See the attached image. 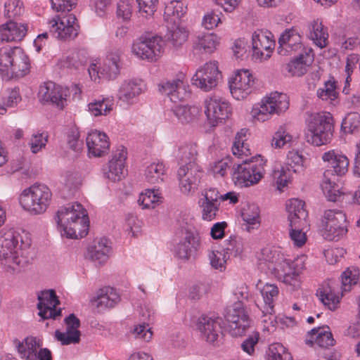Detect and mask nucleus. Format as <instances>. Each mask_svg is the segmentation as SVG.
Segmentation results:
<instances>
[{"label":"nucleus","instance_id":"1","mask_svg":"<svg viewBox=\"0 0 360 360\" xmlns=\"http://www.w3.org/2000/svg\"><path fill=\"white\" fill-rule=\"evenodd\" d=\"M33 260L30 241L19 232L9 229L0 238V261L7 271L20 272Z\"/></svg>","mask_w":360,"mask_h":360},{"label":"nucleus","instance_id":"2","mask_svg":"<svg viewBox=\"0 0 360 360\" xmlns=\"http://www.w3.org/2000/svg\"><path fill=\"white\" fill-rule=\"evenodd\" d=\"M56 221L60 228L61 235L68 238H83L89 232L88 214L80 203L75 202L60 207Z\"/></svg>","mask_w":360,"mask_h":360},{"label":"nucleus","instance_id":"3","mask_svg":"<svg viewBox=\"0 0 360 360\" xmlns=\"http://www.w3.org/2000/svg\"><path fill=\"white\" fill-rule=\"evenodd\" d=\"M322 159L328 162V165L323 172L321 189L328 200L338 201L343 194L338 184L339 177L348 171L349 160L345 155L334 150L324 153Z\"/></svg>","mask_w":360,"mask_h":360},{"label":"nucleus","instance_id":"4","mask_svg":"<svg viewBox=\"0 0 360 360\" xmlns=\"http://www.w3.org/2000/svg\"><path fill=\"white\" fill-rule=\"evenodd\" d=\"M30 69V60L18 46L0 49V74L5 80L25 76Z\"/></svg>","mask_w":360,"mask_h":360},{"label":"nucleus","instance_id":"5","mask_svg":"<svg viewBox=\"0 0 360 360\" xmlns=\"http://www.w3.org/2000/svg\"><path fill=\"white\" fill-rule=\"evenodd\" d=\"M51 199L52 193L47 186L35 184L22 191L20 203L24 210L39 214L46 210Z\"/></svg>","mask_w":360,"mask_h":360},{"label":"nucleus","instance_id":"6","mask_svg":"<svg viewBox=\"0 0 360 360\" xmlns=\"http://www.w3.org/2000/svg\"><path fill=\"white\" fill-rule=\"evenodd\" d=\"M264 162L261 156L234 165L233 179L235 183L241 187L257 184L264 176Z\"/></svg>","mask_w":360,"mask_h":360},{"label":"nucleus","instance_id":"7","mask_svg":"<svg viewBox=\"0 0 360 360\" xmlns=\"http://www.w3.org/2000/svg\"><path fill=\"white\" fill-rule=\"evenodd\" d=\"M348 221L340 210L325 211L321 222V233L328 240H338L347 233Z\"/></svg>","mask_w":360,"mask_h":360},{"label":"nucleus","instance_id":"8","mask_svg":"<svg viewBox=\"0 0 360 360\" xmlns=\"http://www.w3.org/2000/svg\"><path fill=\"white\" fill-rule=\"evenodd\" d=\"M79 29L77 19L72 13L58 15L49 21V32L60 40L75 39L78 36Z\"/></svg>","mask_w":360,"mask_h":360},{"label":"nucleus","instance_id":"9","mask_svg":"<svg viewBox=\"0 0 360 360\" xmlns=\"http://www.w3.org/2000/svg\"><path fill=\"white\" fill-rule=\"evenodd\" d=\"M224 317L229 322V333L232 336H242L250 327L251 321L241 302H235L225 310Z\"/></svg>","mask_w":360,"mask_h":360},{"label":"nucleus","instance_id":"10","mask_svg":"<svg viewBox=\"0 0 360 360\" xmlns=\"http://www.w3.org/2000/svg\"><path fill=\"white\" fill-rule=\"evenodd\" d=\"M222 319L219 316L202 315L198 319V329L202 340L213 346L222 342Z\"/></svg>","mask_w":360,"mask_h":360},{"label":"nucleus","instance_id":"11","mask_svg":"<svg viewBox=\"0 0 360 360\" xmlns=\"http://www.w3.org/2000/svg\"><path fill=\"white\" fill-rule=\"evenodd\" d=\"M221 78V72L215 61L207 63L199 68L192 77V83L201 89L208 91L214 88Z\"/></svg>","mask_w":360,"mask_h":360},{"label":"nucleus","instance_id":"12","mask_svg":"<svg viewBox=\"0 0 360 360\" xmlns=\"http://www.w3.org/2000/svg\"><path fill=\"white\" fill-rule=\"evenodd\" d=\"M164 41L158 36L151 38H140L132 46L133 53L143 60H158L163 51Z\"/></svg>","mask_w":360,"mask_h":360},{"label":"nucleus","instance_id":"13","mask_svg":"<svg viewBox=\"0 0 360 360\" xmlns=\"http://www.w3.org/2000/svg\"><path fill=\"white\" fill-rule=\"evenodd\" d=\"M289 108L287 96L275 92L262 101L258 112L255 117L262 122L269 119L272 114H280Z\"/></svg>","mask_w":360,"mask_h":360},{"label":"nucleus","instance_id":"14","mask_svg":"<svg viewBox=\"0 0 360 360\" xmlns=\"http://www.w3.org/2000/svg\"><path fill=\"white\" fill-rule=\"evenodd\" d=\"M205 113L212 126L222 123L231 114L229 103L220 97L211 96L205 100Z\"/></svg>","mask_w":360,"mask_h":360},{"label":"nucleus","instance_id":"15","mask_svg":"<svg viewBox=\"0 0 360 360\" xmlns=\"http://www.w3.org/2000/svg\"><path fill=\"white\" fill-rule=\"evenodd\" d=\"M38 314L42 319H53L61 316L62 309H56L60 301L53 290H43L38 294Z\"/></svg>","mask_w":360,"mask_h":360},{"label":"nucleus","instance_id":"16","mask_svg":"<svg viewBox=\"0 0 360 360\" xmlns=\"http://www.w3.org/2000/svg\"><path fill=\"white\" fill-rule=\"evenodd\" d=\"M229 83L232 96L236 100H241L251 93L255 81L248 70H241L236 73Z\"/></svg>","mask_w":360,"mask_h":360},{"label":"nucleus","instance_id":"17","mask_svg":"<svg viewBox=\"0 0 360 360\" xmlns=\"http://www.w3.org/2000/svg\"><path fill=\"white\" fill-rule=\"evenodd\" d=\"M270 32L258 30L252 36V56L256 59H267L274 49L275 41Z\"/></svg>","mask_w":360,"mask_h":360},{"label":"nucleus","instance_id":"18","mask_svg":"<svg viewBox=\"0 0 360 360\" xmlns=\"http://www.w3.org/2000/svg\"><path fill=\"white\" fill-rule=\"evenodd\" d=\"M202 174V170L199 165H179L177 177L181 192L188 194L194 189Z\"/></svg>","mask_w":360,"mask_h":360},{"label":"nucleus","instance_id":"19","mask_svg":"<svg viewBox=\"0 0 360 360\" xmlns=\"http://www.w3.org/2000/svg\"><path fill=\"white\" fill-rule=\"evenodd\" d=\"M66 96L65 91L52 82L41 85L38 93V98L41 103H51L59 109H63L66 105Z\"/></svg>","mask_w":360,"mask_h":360},{"label":"nucleus","instance_id":"20","mask_svg":"<svg viewBox=\"0 0 360 360\" xmlns=\"http://www.w3.org/2000/svg\"><path fill=\"white\" fill-rule=\"evenodd\" d=\"M127 154V149L124 146H120L113 153L112 159L108 162V170L105 172L106 178L115 182L125 176Z\"/></svg>","mask_w":360,"mask_h":360},{"label":"nucleus","instance_id":"21","mask_svg":"<svg viewBox=\"0 0 360 360\" xmlns=\"http://www.w3.org/2000/svg\"><path fill=\"white\" fill-rule=\"evenodd\" d=\"M120 57L111 53L107 56L101 70H98L95 63H91L87 68V71L92 80L96 81L98 77L99 72L109 79H115L120 74Z\"/></svg>","mask_w":360,"mask_h":360},{"label":"nucleus","instance_id":"22","mask_svg":"<svg viewBox=\"0 0 360 360\" xmlns=\"http://www.w3.org/2000/svg\"><path fill=\"white\" fill-rule=\"evenodd\" d=\"M278 45L277 51L281 56H286L304 49L302 37L294 28L285 30L283 32L278 39Z\"/></svg>","mask_w":360,"mask_h":360},{"label":"nucleus","instance_id":"23","mask_svg":"<svg viewBox=\"0 0 360 360\" xmlns=\"http://www.w3.org/2000/svg\"><path fill=\"white\" fill-rule=\"evenodd\" d=\"M159 91L169 96L172 102L176 103L190 96L188 86L181 79L162 82L158 85Z\"/></svg>","mask_w":360,"mask_h":360},{"label":"nucleus","instance_id":"24","mask_svg":"<svg viewBox=\"0 0 360 360\" xmlns=\"http://www.w3.org/2000/svg\"><path fill=\"white\" fill-rule=\"evenodd\" d=\"M64 321L67 326V331L66 333H62L56 330L55 333L56 338L61 342L63 345L78 343L81 335V333L78 330L80 327L79 319L74 314H71L65 319Z\"/></svg>","mask_w":360,"mask_h":360},{"label":"nucleus","instance_id":"25","mask_svg":"<svg viewBox=\"0 0 360 360\" xmlns=\"http://www.w3.org/2000/svg\"><path fill=\"white\" fill-rule=\"evenodd\" d=\"M86 141L89 153L94 157H101L108 153L110 142L105 133L93 131L89 133Z\"/></svg>","mask_w":360,"mask_h":360},{"label":"nucleus","instance_id":"26","mask_svg":"<svg viewBox=\"0 0 360 360\" xmlns=\"http://www.w3.org/2000/svg\"><path fill=\"white\" fill-rule=\"evenodd\" d=\"M311 52V48L305 49L303 53H300L297 57L286 64L284 66V70L290 76L301 77L304 75L307 71V67L314 60Z\"/></svg>","mask_w":360,"mask_h":360},{"label":"nucleus","instance_id":"27","mask_svg":"<svg viewBox=\"0 0 360 360\" xmlns=\"http://www.w3.org/2000/svg\"><path fill=\"white\" fill-rule=\"evenodd\" d=\"M309 339L305 340L306 344L321 348H328L334 345L335 340L328 326L314 328L308 332Z\"/></svg>","mask_w":360,"mask_h":360},{"label":"nucleus","instance_id":"28","mask_svg":"<svg viewBox=\"0 0 360 360\" xmlns=\"http://www.w3.org/2000/svg\"><path fill=\"white\" fill-rule=\"evenodd\" d=\"M143 92L141 80L130 79L124 81L117 93L119 100L127 103H133L134 99Z\"/></svg>","mask_w":360,"mask_h":360},{"label":"nucleus","instance_id":"29","mask_svg":"<svg viewBox=\"0 0 360 360\" xmlns=\"http://www.w3.org/2000/svg\"><path fill=\"white\" fill-rule=\"evenodd\" d=\"M111 247L109 240L105 238L95 240L87 250V257L91 261L101 264L107 262Z\"/></svg>","mask_w":360,"mask_h":360},{"label":"nucleus","instance_id":"30","mask_svg":"<svg viewBox=\"0 0 360 360\" xmlns=\"http://www.w3.org/2000/svg\"><path fill=\"white\" fill-rule=\"evenodd\" d=\"M305 202L301 200L293 198L288 201L286 210L288 212L289 226L296 224H306L308 212L304 208Z\"/></svg>","mask_w":360,"mask_h":360},{"label":"nucleus","instance_id":"31","mask_svg":"<svg viewBox=\"0 0 360 360\" xmlns=\"http://www.w3.org/2000/svg\"><path fill=\"white\" fill-rule=\"evenodd\" d=\"M120 301V295L114 288L110 287H104L100 289L97 292L96 296L91 300V302L94 303L97 308L102 309L112 308Z\"/></svg>","mask_w":360,"mask_h":360},{"label":"nucleus","instance_id":"32","mask_svg":"<svg viewBox=\"0 0 360 360\" xmlns=\"http://www.w3.org/2000/svg\"><path fill=\"white\" fill-rule=\"evenodd\" d=\"M199 245L198 235L187 231L184 240L178 244L176 253L179 258L187 260L195 253Z\"/></svg>","mask_w":360,"mask_h":360},{"label":"nucleus","instance_id":"33","mask_svg":"<svg viewBox=\"0 0 360 360\" xmlns=\"http://www.w3.org/2000/svg\"><path fill=\"white\" fill-rule=\"evenodd\" d=\"M26 33L27 28L24 25L10 21L0 27V40L7 42L21 41Z\"/></svg>","mask_w":360,"mask_h":360},{"label":"nucleus","instance_id":"34","mask_svg":"<svg viewBox=\"0 0 360 360\" xmlns=\"http://www.w3.org/2000/svg\"><path fill=\"white\" fill-rule=\"evenodd\" d=\"M198 146L195 143H186L179 147L176 158L179 165H198Z\"/></svg>","mask_w":360,"mask_h":360},{"label":"nucleus","instance_id":"35","mask_svg":"<svg viewBox=\"0 0 360 360\" xmlns=\"http://www.w3.org/2000/svg\"><path fill=\"white\" fill-rule=\"evenodd\" d=\"M309 122L311 127H317L319 130L322 131L324 136L323 138L326 139L327 136L333 137V120L330 113H316L312 115L310 117Z\"/></svg>","mask_w":360,"mask_h":360},{"label":"nucleus","instance_id":"36","mask_svg":"<svg viewBox=\"0 0 360 360\" xmlns=\"http://www.w3.org/2000/svg\"><path fill=\"white\" fill-rule=\"evenodd\" d=\"M261 293L263 297L265 307L263 313H265L264 316L269 314V321L273 323L275 316H273L274 312V302L278 295V288L274 284L266 283L261 289Z\"/></svg>","mask_w":360,"mask_h":360},{"label":"nucleus","instance_id":"37","mask_svg":"<svg viewBox=\"0 0 360 360\" xmlns=\"http://www.w3.org/2000/svg\"><path fill=\"white\" fill-rule=\"evenodd\" d=\"M16 347L20 356L26 360H36V351L41 342L34 337H27L22 342H17Z\"/></svg>","mask_w":360,"mask_h":360},{"label":"nucleus","instance_id":"38","mask_svg":"<svg viewBox=\"0 0 360 360\" xmlns=\"http://www.w3.org/2000/svg\"><path fill=\"white\" fill-rule=\"evenodd\" d=\"M187 8L178 0L167 3L164 11V19L170 24H176L186 13Z\"/></svg>","mask_w":360,"mask_h":360},{"label":"nucleus","instance_id":"39","mask_svg":"<svg viewBox=\"0 0 360 360\" xmlns=\"http://www.w3.org/2000/svg\"><path fill=\"white\" fill-rule=\"evenodd\" d=\"M219 44V38L214 33L199 35L193 43V49L200 53H212Z\"/></svg>","mask_w":360,"mask_h":360},{"label":"nucleus","instance_id":"40","mask_svg":"<svg viewBox=\"0 0 360 360\" xmlns=\"http://www.w3.org/2000/svg\"><path fill=\"white\" fill-rule=\"evenodd\" d=\"M294 269V265L285 259L273 267L278 278L289 285H292V281H296L299 275V273Z\"/></svg>","mask_w":360,"mask_h":360},{"label":"nucleus","instance_id":"41","mask_svg":"<svg viewBox=\"0 0 360 360\" xmlns=\"http://www.w3.org/2000/svg\"><path fill=\"white\" fill-rule=\"evenodd\" d=\"M176 117L182 124L195 122L200 115V110L197 106L176 105L172 109Z\"/></svg>","mask_w":360,"mask_h":360},{"label":"nucleus","instance_id":"42","mask_svg":"<svg viewBox=\"0 0 360 360\" xmlns=\"http://www.w3.org/2000/svg\"><path fill=\"white\" fill-rule=\"evenodd\" d=\"M89 62L87 52L82 49L70 53L63 60V65L67 68L79 70L86 66Z\"/></svg>","mask_w":360,"mask_h":360},{"label":"nucleus","instance_id":"43","mask_svg":"<svg viewBox=\"0 0 360 360\" xmlns=\"http://www.w3.org/2000/svg\"><path fill=\"white\" fill-rule=\"evenodd\" d=\"M308 29L309 31V37L314 41L319 46L325 47L328 34L322 23L319 20H314L309 25Z\"/></svg>","mask_w":360,"mask_h":360},{"label":"nucleus","instance_id":"44","mask_svg":"<svg viewBox=\"0 0 360 360\" xmlns=\"http://www.w3.org/2000/svg\"><path fill=\"white\" fill-rule=\"evenodd\" d=\"M113 102L109 98L95 99L88 105L89 111L94 116L107 115L112 110Z\"/></svg>","mask_w":360,"mask_h":360},{"label":"nucleus","instance_id":"45","mask_svg":"<svg viewBox=\"0 0 360 360\" xmlns=\"http://www.w3.org/2000/svg\"><path fill=\"white\" fill-rule=\"evenodd\" d=\"M316 295L324 306L327 307L330 310H335L338 307L340 298L330 289L329 286L319 288L317 290Z\"/></svg>","mask_w":360,"mask_h":360},{"label":"nucleus","instance_id":"46","mask_svg":"<svg viewBox=\"0 0 360 360\" xmlns=\"http://www.w3.org/2000/svg\"><path fill=\"white\" fill-rule=\"evenodd\" d=\"M323 136L324 134L322 133L321 130H319L317 127L313 129V127H311V122H309L307 131L305 133V140L307 142L319 146L328 143L332 139L330 136H327L326 139H325Z\"/></svg>","mask_w":360,"mask_h":360},{"label":"nucleus","instance_id":"47","mask_svg":"<svg viewBox=\"0 0 360 360\" xmlns=\"http://www.w3.org/2000/svg\"><path fill=\"white\" fill-rule=\"evenodd\" d=\"M165 166L162 162H153L147 167L145 172L146 179L150 184H157L162 181L165 174Z\"/></svg>","mask_w":360,"mask_h":360},{"label":"nucleus","instance_id":"48","mask_svg":"<svg viewBox=\"0 0 360 360\" xmlns=\"http://www.w3.org/2000/svg\"><path fill=\"white\" fill-rule=\"evenodd\" d=\"M243 219L248 224L246 229L250 231V226L258 224L259 223V210L257 205L255 204L248 205L242 211Z\"/></svg>","mask_w":360,"mask_h":360},{"label":"nucleus","instance_id":"49","mask_svg":"<svg viewBox=\"0 0 360 360\" xmlns=\"http://www.w3.org/2000/svg\"><path fill=\"white\" fill-rule=\"evenodd\" d=\"M65 188L69 195H74L82 185L81 174L75 171H68L65 175Z\"/></svg>","mask_w":360,"mask_h":360},{"label":"nucleus","instance_id":"50","mask_svg":"<svg viewBox=\"0 0 360 360\" xmlns=\"http://www.w3.org/2000/svg\"><path fill=\"white\" fill-rule=\"evenodd\" d=\"M304 158L297 150L289 151L287 155V169L290 172H300L303 170Z\"/></svg>","mask_w":360,"mask_h":360},{"label":"nucleus","instance_id":"51","mask_svg":"<svg viewBox=\"0 0 360 360\" xmlns=\"http://www.w3.org/2000/svg\"><path fill=\"white\" fill-rule=\"evenodd\" d=\"M360 128V114L349 112L342 122L341 129L345 133L352 134Z\"/></svg>","mask_w":360,"mask_h":360},{"label":"nucleus","instance_id":"52","mask_svg":"<svg viewBox=\"0 0 360 360\" xmlns=\"http://www.w3.org/2000/svg\"><path fill=\"white\" fill-rule=\"evenodd\" d=\"M267 360H292L291 354L281 343H274L269 346Z\"/></svg>","mask_w":360,"mask_h":360},{"label":"nucleus","instance_id":"53","mask_svg":"<svg viewBox=\"0 0 360 360\" xmlns=\"http://www.w3.org/2000/svg\"><path fill=\"white\" fill-rule=\"evenodd\" d=\"M7 91L8 95L4 98L2 105H0V115H4L6 108L15 107L22 100L18 87L9 89Z\"/></svg>","mask_w":360,"mask_h":360},{"label":"nucleus","instance_id":"54","mask_svg":"<svg viewBox=\"0 0 360 360\" xmlns=\"http://www.w3.org/2000/svg\"><path fill=\"white\" fill-rule=\"evenodd\" d=\"M165 38L166 41L172 46L178 48L187 40L188 34L185 30L177 27L173 30H169Z\"/></svg>","mask_w":360,"mask_h":360},{"label":"nucleus","instance_id":"55","mask_svg":"<svg viewBox=\"0 0 360 360\" xmlns=\"http://www.w3.org/2000/svg\"><path fill=\"white\" fill-rule=\"evenodd\" d=\"M306 224H296L295 226H290L289 236L293 244L297 247L303 246L307 241L306 233L302 231V227Z\"/></svg>","mask_w":360,"mask_h":360},{"label":"nucleus","instance_id":"56","mask_svg":"<svg viewBox=\"0 0 360 360\" xmlns=\"http://www.w3.org/2000/svg\"><path fill=\"white\" fill-rule=\"evenodd\" d=\"M335 89V82L328 80L324 83L323 87L317 90V96L322 100L334 101L338 95Z\"/></svg>","mask_w":360,"mask_h":360},{"label":"nucleus","instance_id":"57","mask_svg":"<svg viewBox=\"0 0 360 360\" xmlns=\"http://www.w3.org/2000/svg\"><path fill=\"white\" fill-rule=\"evenodd\" d=\"M202 208V217L204 220L211 221L217 215L219 210V203L210 202L205 200H200Z\"/></svg>","mask_w":360,"mask_h":360},{"label":"nucleus","instance_id":"58","mask_svg":"<svg viewBox=\"0 0 360 360\" xmlns=\"http://www.w3.org/2000/svg\"><path fill=\"white\" fill-rule=\"evenodd\" d=\"M77 0H51V6L60 15H66L76 6Z\"/></svg>","mask_w":360,"mask_h":360},{"label":"nucleus","instance_id":"59","mask_svg":"<svg viewBox=\"0 0 360 360\" xmlns=\"http://www.w3.org/2000/svg\"><path fill=\"white\" fill-rule=\"evenodd\" d=\"M291 140V135L286 132L284 127H280L273 136L271 145L275 148H281L285 144L290 142Z\"/></svg>","mask_w":360,"mask_h":360},{"label":"nucleus","instance_id":"60","mask_svg":"<svg viewBox=\"0 0 360 360\" xmlns=\"http://www.w3.org/2000/svg\"><path fill=\"white\" fill-rule=\"evenodd\" d=\"M47 141L48 135L46 133L33 134L30 142L32 152L33 153L39 152L41 148L46 146Z\"/></svg>","mask_w":360,"mask_h":360},{"label":"nucleus","instance_id":"61","mask_svg":"<svg viewBox=\"0 0 360 360\" xmlns=\"http://www.w3.org/2000/svg\"><path fill=\"white\" fill-rule=\"evenodd\" d=\"M67 143L69 148L74 151H79L83 146V141L79 139V132L77 129L72 128L67 137Z\"/></svg>","mask_w":360,"mask_h":360},{"label":"nucleus","instance_id":"62","mask_svg":"<svg viewBox=\"0 0 360 360\" xmlns=\"http://www.w3.org/2000/svg\"><path fill=\"white\" fill-rule=\"evenodd\" d=\"M358 279L359 274L356 270L354 272L349 269L344 271L342 275V287L343 291H349L351 286L356 284Z\"/></svg>","mask_w":360,"mask_h":360},{"label":"nucleus","instance_id":"63","mask_svg":"<svg viewBox=\"0 0 360 360\" xmlns=\"http://www.w3.org/2000/svg\"><path fill=\"white\" fill-rule=\"evenodd\" d=\"M245 136V131L242 129L240 132L237 133L232 147V151L234 155L240 156L242 154L248 151V149L244 146V139Z\"/></svg>","mask_w":360,"mask_h":360},{"label":"nucleus","instance_id":"64","mask_svg":"<svg viewBox=\"0 0 360 360\" xmlns=\"http://www.w3.org/2000/svg\"><path fill=\"white\" fill-rule=\"evenodd\" d=\"M259 338L258 332H254L248 337L242 343L241 348L243 351L249 355H253L255 353V347L257 344Z\"/></svg>","mask_w":360,"mask_h":360}]
</instances>
